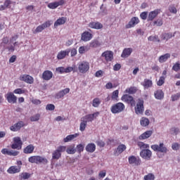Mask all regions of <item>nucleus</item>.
Instances as JSON below:
<instances>
[{
  "label": "nucleus",
  "instance_id": "nucleus-56",
  "mask_svg": "<svg viewBox=\"0 0 180 180\" xmlns=\"http://www.w3.org/2000/svg\"><path fill=\"white\" fill-rule=\"evenodd\" d=\"M169 11L170 13H174V14H176V12H178V11L176 10V8L174 5L169 6Z\"/></svg>",
  "mask_w": 180,
  "mask_h": 180
},
{
  "label": "nucleus",
  "instance_id": "nucleus-26",
  "mask_svg": "<svg viewBox=\"0 0 180 180\" xmlns=\"http://www.w3.org/2000/svg\"><path fill=\"white\" fill-rule=\"evenodd\" d=\"M89 27H91V29H96V30H99V29H102V27H103V25L99 22H91L89 23Z\"/></svg>",
  "mask_w": 180,
  "mask_h": 180
},
{
  "label": "nucleus",
  "instance_id": "nucleus-48",
  "mask_svg": "<svg viewBox=\"0 0 180 180\" xmlns=\"http://www.w3.org/2000/svg\"><path fill=\"white\" fill-rule=\"evenodd\" d=\"M144 180H155V176L153 173H149L143 176Z\"/></svg>",
  "mask_w": 180,
  "mask_h": 180
},
{
  "label": "nucleus",
  "instance_id": "nucleus-30",
  "mask_svg": "<svg viewBox=\"0 0 180 180\" xmlns=\"http://www.w3.org/2000/svg\"><path fill=\"white\" fill-rule=\"evenodd\" d=\"M70 54V51L66 50V51H60L58 52L57 55V58L58 60H63V58H65L67 56Z\"/></svg>",
  "mask_w": 180,
  "mask_h": 180
},
{
  "label": "nucleus",
  "instance_id": "nucleus-28",
  "mask_svg": "<svg viewBox=\"0 0 180 180\" xmlns=\"http://www.w3.org/2000/svg\"><path fill=\"white\" fill-rule=\"evenodd\" d=\"M141 85L143 86L144 89H148V88L153 87V81L149 79H144Z\"/></svg>",
  "mask_w": 180,
  "mask_h": 180
},
{
  "label": "nucleus",
  "instance_id": "nucleus-21",
  "mask_svg": "<svg viewBox=\"0 0 180 180\" xmlns=\"http://www.w3.org/2000/svg\"><path fill=\"white\" fill-rule=\"evenodd\" d=\"M102 57H104L108 62L112 61L113 60V52L112 51H106L102 53Z\"/></svg>",
  "mask_w": 180,
  "mask_h": 180
},
{
  "label": "nucleus",
  "instance_id": "nucleus-37",
  "mask_svg": "<svg viewBox=\"0 0 180 180\" xmlns=\"http://www.w3.org/2000/svg\"><path fill=\"white\" fill-rule=\"evenodd\" d=\"M89 50H91L89 46H82L79 48L78 51L79 54H85V53L89 51Z\"/></svg>",
  "mask_w": 180,
  "mask_h": 180
},
{
  "label": "nucleus",
  "instance_id": "nucleus-34",
  "mask_svg": "<svg viewBox=\"0 0 180 180\" xmlns=\"http://www.w3.org/2000/svg\"><path fill=\"white\" fill-rule=\"evenodd\" d=\"M78 136H79V134H78L68 135L65 138H64L63 141L64 143H69V141H72L74 139H77Z\"/></svg>",
  "mask_w": 180,
  "mask_h": 180
},
{
  "label": "nucleus",
  "instance_id": "nucleus-53",
  "mask_svg": "<svg viewBox=\"0 0 180 180\" xmlns=\"http://www.w3.org/2000/svg\"><path fill=\"white\" fill-rule=\"evenodd\" d=\"M111 98L113 101H116V99H117V98H119V90L114 91L112 92Z\"/></svg>",
  "mask_w": 180,
  "mask_h": 180
},
{
  "label": "nucleus",
  "instance_id": "nucleus-54",
  "mask_svg": "<svg viewBox=\"0 0 180 180\" xmlns=\"http://www.w3.org/2000/svg\"><path fill=\"white\" fill-rule=\"evenodd\" d=\"M180 98V93H176V94H173L171 96V99L172 102H175V101H178Z\"/></svg>",
  "mask_w": 180,
  "mask_h": 180
},
{
  "label": "nucleus",
  "instance_id": "nucleus-64",
  "mask_svg": "<svg viewBox=\"0 0 180 180\" xmlns=\"http://www.w3.org/2000/svg\"><path fill=\"white\" fill-rule=\"evenodd\" d=\"M96 77L97 78H101V77H102V75H103V71L102 70H98L96 72Z\"/></svg>",
  "mask_w": 180,
  "mask_h": 180
},
{
  "label": "nucleus",
  "instance_id": "nucleus-17",
  "mask_svg": "<svg viewBox=\"0 0 180 180\" xmlns=\"http://www.w3.org/2000/svg\"><path fill=\"white\" fill-rule=\"evenodd\" d=\"M20 169H22L21 166H11L8 169V174H19L20 172Z\"/></svg>",
  "mask_w": 180,
  "mask_h": 180
},
{
  "label": "nucleus",
  "instance_id": "nucleus-44",
  "mask_svg": "<svg viewBox=\"0 0 180 180\" xmlns=\"http://www.w3.org/2000/svg\"><path fill=\"white\" fill-rule=\"evenodd\" d=\"M99 46H101L99 41L94 40L90 42V46L89 47H93L94 49H96V47H99Z\"/></svg>",
  "mask_w": 180,
  "mask_h": 180
},
{
  "label": "nucleus",
  "instance_id": "nucleus-63",
  "mask_svg": "<svg viewBox=\"0 0 180 180\" xmlns=\"http://www.w3.org/2000/svg\"><path fill=\"white\" fill-rule=\"evenodd\" d=\"M141 16V18L143 20H146V19H147V12L144 11V12H142L140 15Z\"/></svg>",
  "mask_w": 180,
  "mask_h": 180
},
{
  "label": "nucleus",
  "instance_id": "nucleus-32",
  "mask_svg": "<svg viewBox=\"0 0 180 180\" xmlns=\"http://www.w3.org/2000/svg\"><path fill=\"white\" fill-rule=\"evenodd\" d=\"M34 151V146H33L32 144H30L27 146L23 150L24 154H32L33 153Z\"/></svg>",
  "mask_w": 180,
  "mask_h": 180
},
{
  "label": "nucleus",
  "instance_id": "nucleus-40",
  "mask_svg": "<svg viewBox=\"0 0 180 180\" xmlns=\"http://www.w3.org/2000/svg\"><path fill=\"white\" fill-rule=\"evenodd\" d=\"M174 36H175V33L174 34H172V33H165L162 35V39L163 40L168 41L169 40V39H172Z\"/></svg>",
  "mask_w": 180,
  "mask_h": 180
},
{
  "label": "nucleus",
  "instance_id": "nucleus-52",
  "mask_svg": "<svg viewBox=\"0 0 180 180\" xmlns=\"http://www.w3.org/2000/svg\"><path fill=\"white\" fill-rule=\"evenodd\" d=\"M148 40L149 41H158L160 43V39H158V36H150L148 37Z\"/></svg>",
  "mask_w": 180,
  "mask_h": 180
},
{
  "label": "nucleus",
  "instance_id": "nucleus-42",
  "mask_svg": "<svg viewBox=\"0 0 180 180\" xmlns=\"http://www.w3.org/2000/svg\"><path fill=\"white\" fill-rule=\"evenodd\" d=\"M88 124V122H86V121H84L82 120V118L81 119V123H80V126H79V130L80 131H84L85 129H86V124Z\"/></svg>",
  "mask_w": 180,
  "mask_h": 180
},
{
  "label": "nucleus",
  "instance_id": "nucleus-2",
  "mask_svg": "<svg viewBox=\"0 0 180 180\" xmlns=\"http://www.w3.org/2000/svg\"><path fill=\"white\" fill-rule=\"evenodd\" d=\"M89 63L88 61L82 60L77 63V70L80 74H85L89 71Z\"/></svg>",
  "mask_w": 180,
  "mask_h": 180
},
{
  "label": "nucleus",
  "instance_id": "nucleus-31",
  "mask_svg": "<svg viewBox=\"0 0 180 180\" xmlns=\"http://www.w3.org/2000/svg\"><path fill=\"white\" fill-rule=\"evenodd\" d=\"M154 96L155 99L161 101V99H164V91L161 89L157 90L154 93Z\"/></svg>",
  "mask_w": 180,
  "mask_h": 180
},
{
  "label": "nucleus",
  "instance_id": "nucleus-13",
  "mask_svg": "<svg viewBox=\"0 0 180 180\" xmlns=\"http://www.w3.org/2000/svg\"><path fill=\"white\" fill-rule=\"evenodd\" d=\"M5 98L8 103H16L18 102V97L12 92H8L5 95Z\"/></svg>",
  "mask_w": 180,
  "mask_h": 180
},
{
  "label": "nucleus",
  "instance_id": "nucleus-60",
  "mask_svg": "<svg viewBox=\"0 0 180 180\" xmlns=\"http://www.w3.org/2000/svg\"><path fill=\"white\" fill-rule=\"evenodd\" d=\"M54 109H56V105H54L53 104H48L46 106V110H54Z\"/></svg>",
  "mask_w": 180,
  "mask_h": 180
},
{
  "label": "nucleus",
  "instance_id": "nucleus-49",
  "mask_svg": "<svg viewBox=\"0 0 180 180\" xmlns=\"http://www.w3.org/2000/svg\"><path fill=\"white\" fill-rule=\"evenodd\" d=\"M165 83V77H160L159 80L157 82L158 86H162Z\"/></svg>",
  "mask_w": 180,
  "mask_h": 180
},
{
  "label": "nucleus",
  "instance_id": "nucleus-57",
  "mask_svg": "<svg viewBox=\"0 0 180 180\" xmlns=\"http://www.w3.org/2000/svg\"><path fill=\"white\" fill-rule=\"evenodd\" d=\"M84 146L82 144H79L76 146L77 153H79V154H81V153H82V151H84Z\"/></svg>",
  "mask_w": 180,
  "mask_h": 180
},
{
  "label": "nucleus",
  "instance_id": "nucleus-9",
  "mask_svg": "<svg viewBox=\"0 0 180 180\" xmlns=\"http://www.w3.org/2000/svg\"><path fill=\"white\" fill-rule=\"evenodd\" d=\"M140 157L146 161H150L153 157V152L150 149L142 150L140 152Z\"/></svg>",
  "mask_w": 180,
  "mask_h": 180
},
{
  "label": "nucleus",
  "instance_id": "nucleus-14",
  "mask_svg": "<svg viewBox=\"0 0 180 180\" xmlns=\"http://www.w3.org/2000/svg\"><path fill=\"white\" fill-rule=\"evenodd\" d=\"M140 23V20L137 17H133L128 24L125 25L126 29H131V27H134L136 25H139Z\"/></svg>",
  "mask_w": 180,
  "mask_h": 180
},
{
  "label": "nucleus",
  "instance_id": "nucleus-27",
  "mask_svg": "<svg viewBox=\"0 0 180 180\" xmlns=\"http://www.w3.org/2000/svg\"><path fill=\"white\" fill-rule=\"evenodd\" d=\"M152 135H153V131L151 130L146 131L139 136V139L146 140L147 139H150V137H151Z\"/></svg>",
  "mask_w": 180,
  "mask_h": 180
},
{
  "label": "nucleus",
  "instance_id": "nucleus-50",
  "mask_svg": "<svg viewBox=\"0 0 180 180\" xmlns=\"http://www.w3.org/2000/svg\"><path fill=\"white\" fill-rule=\"evenodd\" d=\"M20 179H29L30 178V174L27 172H23L20 174Z\"/></svg>",
  "mask_w": 180,
  "mask_h": 180
},
{
  "label": "nucleus",
  "instance_id": "nucleus-1",
  "mask_svg": "<svg viewBox=\"0 0 180 180\" xmlns=\"http://www.w3.org/2000/svg\"><path fill=\"white\" fill-rule=\"evenodd\" d=\"M28 161L31 164H37V165L44 164V165H46V164L49 163V160H47V158L40 155L30 156L28 158Z\"/></svg>",
  "mask_w": 180,
  "mask_h": 180
},
{
  "label": "nucleus",
  "instance_id": "nucleus-51",
  "mask_svg": "<svg viewBox=\"0 0 180 180\" xmlns=\"http://www.w3.org/2000/svg\"><path fill=\"white\" fill-rule=\"evenodd\" d=\"M40 120V114H36L30 117L31 122H39Z\"/></svg>",
  "mask_w": 180,
  "mask_h": 180
},
{
  "label": "nucleus",
  "instance_id": "nucleus-25",
  "mask_svg": "<svg viewBox=\"0 0 180 180\" xmlns=\"http://www.w3.org/2000/svg\"><path fill=\"white\" fill-rule=\"evenodd\" d=\"M1 153L6 155H13V157H16V155L19 154V152L16 150H9L8 148H3Z\"/></svg>",
  "mask_w": 180,
  "mask_h": 180
},
{
  "label": "nucleus",
  "instance_id": "nucleus-36",
  "mask_svg": "<svg viewBox=\"0 0 180 180\" xmlns=\"http://www.w3.org/2000/svg\"><path fill=\"white\" fill-rule=\"evenodd\" d=\"M95 150H96V146L95 145V143H89L86 146V150L88 153H94V151H95Z\"/></svg>",
  "mask_w": 180,
  "mask_h": 180
},
{
  "label": "nucleus",
  "instance_id": "nucleus-43",
  "mask_svg": "<svg viewBox=\"0 0 180 180\" xmlns=\"http://www.w3.org/2000/svg\"><path fill=\"white\" fill-rule=\"evenodd\" d=\"M82 120L88 123V122H93L94 118L92 117V114H89L82 117Z\"/></svg>",
  "mask_w": 180,
  "mask_h": 180
},
{
  "label": "nucleus",
  "instance_id": "nucleus-62",
  "mask_svg": "<svg viewBox=\"0 0 180 180\" xmlns=\"http://www.w3.org/2000/svg\"><path fill=\"white\" fill-rule=\"evenodd\" d=\"M99 178H105L106 176V170H103L98 174Z\"/></svg>",
  "mask_w": 180,
  "mask_h": 180
},
{
  "label": "nucleus",
  "instance_id": "nucleus-46",
  "mask_svg": "<svg viewBox=\"0 0 180 180\" xmlns=\"http://www.w3.org/2000/svg\"><path fill=\"white\" fill-rule=\"evenodd\" d=\"M127 94H129L130 95H133V94H136L137 92V88L136 87H130L125 90Z\"/></svg>",
  "mask_w": 180,
  "mask_h": 180
},
{
  "label": "nucleus",
  "instance_id": "nucleus-4",
  "mask_svg": "<svg viewBox=\"0 0 180 180\" xmlns=\"http://www.w3.org/2000/svg\"><path fill=\"white\" fill-rule=\"evenodd\" d=\"M126 106H124V104L123 103H117L111 106L110 111L114 115H117L119 113H122V112L124 110Z\"/></svg>",
  "mask_w": 180,
  "mask_h": 180
},
{
  "label": "nucleus",
  "instance_id": "nucleus-39",
  "mask_svg": "<svg viewBox=\"0 0 180 180\" xmlns=\"http://www.w3.org/2000/svg\"><path fill=\"white\" fill-rule=\"evenodd\" d=\"M138 146L139 147L140 150H148L150 148V145L148 143H144V142H139Z\"/></svg>",
  "mask_w": 180,
  "mask_h": 180
},
{
  "label": "nucleus",
  "instance_id": "nucleus-58",
  "mask_svg": "<svg viewBox=\"0 0 180 180\" xmlns=\"http://www.w3.org/2000/svg\"><path fill=\"white\" fill-rule=\"evenodd\" d=\"M163 21L162 19H158L157 20H155L153 22V25L154 26H161L162 25H163Z\"/></svg>",
  "mask_w": 180,
  "mask_h": 180
},
{
  "label": "nucleus",
  "instance_id": "nucleus-22",
  "mask_svg": "<svg viewBox=\"0 0 180 180\" xmlns=\"http://www.w3.org/2000/svg\"><path fill=\"white\" fill-rule=\"evenodd\" d=\"M94 36L89 32H84L82 34L81 40L82 41H89Z\"/></svg>",
  "mask_w": 180,
  "mask_h": 180
},
{
  "label": "nucleus",
  "instance_id": "nucleus-12",
  "mask_svg": "<svg viewBox=\"0 0 180 180\" xmlns=\"http://www.w3.org/2000/svg\"><path fill=\"white\" fill-rule=\"evenodd\" d=\"M128 162L130 165H135L136 167H138V165H141V159L134 155L129 156L128 158Z\"/></svg>",
  "mask_w": 180,
  "mask_h": 180
},
{
  "label": "nucleus",
  "instance_id": "nucleus-18",
  "mask_svg": "<svg viewBox=\"0 0 180 180\" xmlns=\"http://www.w3.org/2000/svg\"><path fill=\"white\" fill-rule=\"evenodd\" d=\"M161 12V10L160 9H156L154 10L153 11H150L148 15V21H153L154 19H155L156 16H158Z\"/></svg>",
  "mask_w": 180,
  "mask_h": 180
},
{
  "label": "nucleus",
  "instance_id": "nucleus-35",
  "mask_svg": "<svg viewBox=\"0 0 180 180\" xmlns=\"http://www.w3.org/2000/svg\"><path fill=\"white\" fill-rule=\"evenodd\" d=\"M126 148H127V147L125 146L124 144H120L117 148L116 151L114 153L115 155H119V154H122V153H123V151H124L126 150Z\"/></svg>",
  "mask_w": 180,
  "mask_h": 180
},
{
  "label": "nucleus",
  "instance_id": "nucleus-7",
  "mask_svg": "<svg viewBox=\"0 0 180 180\" xmlns=\"http://www.w3.org/2000/svg\"><path fill=\"white\" fill-rule=\"evenodd\" d=\"M50 26H51V20H48L44 22L42 25L37 27V28L33 30V33L34 34H36V33H41L44 29H46V27H50Z\"/></svg>",
  "mask_w": 180,
  "mask_h": 180
},
{
  "label": "nucleus",
  "instance_id": "nucleus-20",
  "mask_svg": "<svg viewBox=\"0 0 180 180\" xmlns=\"http://www.w3.org/2000/svg\"><path fill=\"white\" fill-rule=\"evenodd\" d=\"M131 53H133L132 48H125L122 52L121 57L122 58H129L131 56Z\"/></svg>",
  "mask_w": 180,
  "mask_h": 180
},
{
  "label": "nucleus",
  "instance_id": "nucleus-59",
  "mask_svg": "<svg viewBox=\"0 0 180 180\" xmlns=\"http://www.w3.org/2000/svg\"><path fill=\"white\" fill-rule=\"evenodd\" d=\"M179 131H179V128L173 127V128H172V129H170V133H171V134H175V135H176V134H179Z\"/></svg>",
  "mask_w": 180,
  "mask_h": 180
},
{
  "label": "nucleus",
  "instance_id": "nucleus-47",
  "mask_svg": "<svg viewBox=\"0 0 180 180\" xmlns=\"http://www.w3.org/2000/svg\"><path fill=\"white\" fill-rule=\"evenodd\" d=\"M66 153H68V154H75V153L77 152V150L75 149V148L72 146H69L66 150H65Z\"/></svg>",
  "mask_w": 180,
  "mask_h": 180
},
{
  "label": "nucleus",
  "instance_id": "nucleus-61",
  "mask_svg": "<svg viewBox=\"0 0 180 180\" xmlns=\"http://www.w3.org/2000/svg\"><path fill=\"white\" fill-rule=\"evenodd\" d=\"M13 94L22 95V94H25V91L22 90V89H16L13 91Z\"/></svg>",
  "mask_w": 180,
  "mask_h": 180
},
{
  "label": "nucleus",
  "instance_id": "nucleus-29",
  "mask_svg": "<svg viewBox=\"0 0 180 180\" xmlns=\"http://www.w3.org/2000/svg\"><path fill=\"white\" fill-rule=\"evenodd\" d=\"M67 22V18L61 17L59 18L55 22H54V27H58V26H61V25H64Z\"/></svg>",
  "mask_w": 180,
  "mask_h": 180
},
{
  "label": "nucleus",
  "instance_id": "nucleus-38",
  "mask_svg": "<svg viewBox=\"0 0 180 180\" xmlns=\"http://www.w3.org/2000/svg\"><path fill=\"white\" fill-rule=\"evenodd\" d=\"M140 124L141 126H142L143 127H146V126H148V124H150V120H148V118L143 117L142 118H141Z\"/></svg>",
  "mask_w": 180,
  "mask_h": 180
},
{
  "label": "nucleus",
  "instance_id": "nucleus-3",
  "mask_svg": "<svg viewBox=\"0 0 180 180\" xmlns=\"http://www.w3.org/2000/svg\"><path fill=\"white\" fill-rule=\"evenodd\" d=\"M150 148H152L153 151H155L157 153H162V154H167V153H168V148L165 146L164 143H160L159 145H151Z\"/></svg>",
  "mask_w": 180,
  "mask_h": 180
},
{
  "label": "nucleus",
  "instance_id": "nucleus-5",
  "mask_svg": "<svg viewBox=\"0 0 180 180\" xmlns=\"http://www.w3.org/2000/svg\"><path fill=\"white\" fill-rule=\"evenodd\" d=\"M67 150V146H60L55 150L52 153L53 160H60L61 158V153L65 152Z\"/></svg>",
  "mask_w": 180,
  "mask_h": 180
},
{
  "label": "nucleus",
  "instance_id": "nucleus-45",
  "mask_svg": "<svg viewBox=\"0 0 180 180\" xmlns=\"http://www.w3.org/2000/svg\"><path fill=\"white\" fill-rule=\"evenodd\" d=\"M172 149L173 151H178L180 150V144L178 142H174L172 143Z\"/></svg>",
  "mask_w": 180,
  "mask_h": 180
},
{
  "label": "nucleus",
  "instance_id": "nucleus-33",
  "mask_svg": "<svg viewBox=\"0 0 180 180\" xmlns=\"http://www.w3.org/2000/svg\"><path fill=\"white\" fill-rule=\"evenodd\" d=\"M168 58H171V53H165L159 57L158 61L160 63H165L168 60Z\"/></svg>",
  "mask_w": 180,
  "mask_h": 180
},
{
  "label": "nucleus",
  "instance_id": "nucleus-23",
  "mask_svg": "<svg viewBox=\"0 0 180 180\" xmlns=\"http://www.w3.org/2000/svg\"><path fill=\"white\" fill-rule=\"evenodd\" d=\"M63 4H64V1L60 0L59 1L49 3L48 4V8H49V9H56V8H58V6H61V5H63Z\"/></svg>",
  "mask_w": 180,
  "mask_h": 180
},
{
  "label": "nucleus",
  "instance_id": "nucleus-6",
  "mask_svg": "<svg viewBox=\"0 0 180 180\" xmlns=\"http://www.w3.org/2000/svg\"><path fill=\"white\" fill-rule=\"evenodd\" d=\"M135 113L138 116L143 115L144 113V101L141 99H139L135 108H134Z\"/></svg>",
  "mask_w": 180,
  "mask_h": 180
},
{
  "label": "nucleus",
  "instance_id": "nucleus-11",
  "mask_svg": "<svg viewBox=\"0 0 180 180\" xmlns=\"http://www.w3.org/2000/svg\"><path fill=\"white\" fill-rule=\"evenodd\" d=\"M121 99L122 102L129 103V105H131V106H136V101H134V98H133V96L129 94L123 95Z\"/></svg>",
  "mask_w": 180,
  "mask_h": 180
},
{
  "label": "nucleus",
  "instance_id": "nucleus-16",
  "mask_svg": "<svg viewBox=\"0 0 180 180\" xmlns=\"http://www.w3.org/2000/svg\"><path fill=\"white\" fill-rule=\"evenodd\" d=\"M23 126H25V123L23 122V121H20L14 124L13 126L10 127V130L11 131H19V130L22 129Z\"/></svg>",
  "mask_w": 180,
  "mask_h": 180
},
{
  "label": "nucleus",
  "instance_id": "nucleus-41",
  "mask_svg": "<svg viewBox=\"0 0 180 180\" xmlns=\"http://www.w3.org/2000/svg\"><path fill=\"white\" fill-rule=\"evenodd\" d=\"M101 103L102 101L99 98H95L93 100L92 106H94V108H99V105H101Z\"/></svg>",
  "mask_w": 180,
  "mask_h": 180
},
{
  "label": "nucleus",
  "instance_id": "nucleus-19",
  "mask_svg": "<svg viewBox=\"0 0 180 180\" xmlns=\"http://www.w3.org/2000/svg\"><path fill=\"white\" fill-rule=\"evenodd\" d=\"M67 94H70V89L69 88H66V89H64L61 91H58L55 95V98L56 99H61V98H64V96H65V95H67Z\"/></svg>",
  "mask_w": 180,
  "mask_h": 180
},
{
  "label": "nucleus",
  "instance_id": "nucleus-24",
  "mask_svg": "<svg viewBox=\"0 0 180 180\" xmlns=\"http://www.w3.org/2000/svg\"><path fill=\"white\" fill-rule=\"evenodd\" d=\"M53 78V72L50 70H45L42 74V79L44 81H50Z\"/></svg>",
  "mask_w": 180,
  "mask_h": 180
},
{
  "label": "nucleus",
  "instance_id": "nucleus-10",
  "mask_svg": "<svg viewBox=\"0 0 180 180\" xmlns=\"http://www.w3.org/2000/svg\"><path fill=\"white\" fill-rule=\"evenodd\" d=\"M74 68H75V65H73L72 67L70 66L68 68L58 67L56 68V71L59 74H68L70 72H72V71H74Z\"/></svg>",
  "mask_w": 180,
  "mask_h": 180
},
{
  "label": "nucleus",
  "instance_id": "nucleus-8",
  "mask_svg": "<svg viewBox=\"0 0 180 180\" xmlns=\"http://www.w3.org/2000/svg\"><path fill=\"white\" fill-rule=\"evenodd\" d=\"M13 141V143L11 145V148H13V150H20V148H22L23 143L22 142L20 137H14Z\"/></svg>",
  "mask_w": 180,
  "mask_h": 180
},
{
  "label": "nucleus",
  "instance_id": "nucleus-55",
  "mask_svg": "<svg viewBox=\"0 0 180 180\" xmlns=\"http://www.w3.org/2000/svg\"><path fill=\"white\" fill-rule=\"evenodd\" d=\"M172 70H173V71H175L176 72H177V71H179V70H180V63L179 62H176L173 65Z\"/></svg>",
  "mask_w": 180,
  "mask_h": 180
},
{
  "label": "nucleus",
  "instance_id": "nucleus-15",
  "mask_svg": "<svg viewBox=\"0 0 180 180\" xmlns=\"http://www.w3.org/2000/svg\"><path fill=\"white\" fill-rule=\"evenodd\" d=\"M20 80L26 82L27 84H33L34 82V79L33 77L29 75H22L20 76Z\"/></svg>",
  "mask_w": 180,
  "mask_h": 180
}]
</instances>
